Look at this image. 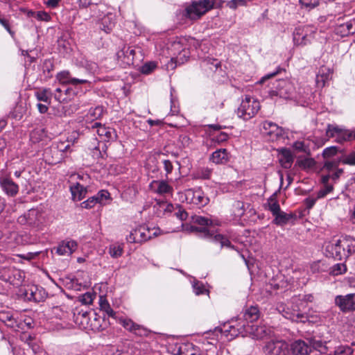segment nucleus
Here are the masks:
<instances>
[{"label":"nucleus","instance_id":"nucleus-1","mask_svg":"<svg viewBox=\"0 0 355 355\" xmlns=\"http://www.w3.org/2000/svg\"><path fill=\"white\" fill-rule=\"evenodd\" d=\"M260 313L257 306H251L247 308L243 313V318L245 322L239 324L236 328L234 326H230V333L232 336H236L241 334L243 337L247 334H252L256 339L262 338L267 333L264 327L250 325L249 322H253L259 318Z\"/></svg>","mask_w":355,"mask_h":355},{"label":"nucleus","instance_id":"nucleus-2","mask_svg":"<svg viewBox=\"0 0 355 355\" xmlns=\"http://www.w3.org/2000/svg\"><path fill=\"white\" fill-rule=\"evenodd\" d=\"M193 223L200 226H192L191 229L198 232L199 235L202 238L209 239L216 243H220L221 248H233L231 242L227 237L214 232L211 227V221L209 218L201 216H195L193 217Z\"/></svg>","mask_w":355,"mask_h":355},{"label":"nucleus","instance_id":"nucleus-3","mask_svg":"<svg viewBox=\"0 0 355 355\" xmlns=\"http://www.w3.org/2000/svg\"><path fill=\"white\" fill-rule=\"evenodd\" d=\"M355 251V240L351 237H345L332 240L325 246V254L336 260H343L349 257Z\"/></svg>","mask_w":355,"mask_h":355},{"label":"nucleus","instance_id":"nucleus-4","mask_svg":"<svg viewBox=\"0 0 355 355\" xmlns=\"http://www.w3.org/2000/svg\"><path fill=\"white\" fill-rule=\"evenodd\" d=\"M260 109L259 102L253 97L246 96L237 109V116L243 120L254 117Z\"/></svg>","mask_w":355,"mask_h":355},{"label":"nucleus","instance_id":"nucleus-5","mask_svg":"<svg viewBox=\"0 0 355 355\" xmlns=\"http://www.w3.org/2000/svg\"><path fill=\"white\" fill-rule=\"evenodd\" d=\"M326 135L329 138H334L335 141L340 144L355 139V130L347 129L336 125L329 124Z\"/></svg>","mask_w":355,"mask_h":355},{"label":"nucleus","instance_id":"nucleus-6","mask_svg":"<svg viewBox=\"0 0 355 355\" xmlns=\"http://www.w3.org/2000/svg\"><path fill=\"white\" fill-rule=\"evenodd\" d=\"M215 0H200L193 2L186 10L185 16L190 19L196 20L212 9Z\"/></svg>","mask_w":355,"mask_h":355},{"label":"nucleus","instance_id":"nucleus-7","mask_svg":"<svg viewBox=\"0 0 355 355\" xmlns=\"http://www.w3.org/2000/svg\"><path fill=\"white\" fill-rule=\"evenodd\" d=\"M262 352L264 355H288L289 345L282 339H270L263 343Z\"/></svg>","mask_w":355,"mask_h":355},{"label":"nucleus","instance_id":"nucleus-8","mask_svg":"<svg viewBox=\"0 0 355 355\" xmlns=\"http://www.w3.org/2000/svg\"><path fill=\"white\" fill-rule=\"evenodd\" d=\"M25 275L24 272L12 266L0 267V279L8 282L15 286L22 284Z\"/></svg>","mask_w":355,"mask_h":355},{"label":"nucleus","instance_id":"nucleus-9","mask_svg":"<svg viewBox=\"0 0 355 355\" xmlns=\"http://www.w3.org/2000/svg\"><path fill=\"white\" fill-rule=\"evenodd\" d=\"M42 213L35 209L28 210L17 218V222L23 225H28L33 228L40 229L44 223Z\"/></svg>","mask_w":355,"mask_h":355},{"label":"nucleus","instance_id":"nucleus-10","mask_svg":"<svg viewBox=\"0 0 355 355\" xmlns=\"http://www.w3.org/2000/svg\"><path fill=\"white\" fill-rule=\"evenodd\" d=\"M295 88L293 83L288 80H279L277 81L274 89L269 91L271 98L279 96L284 99H291L294 97Z\"/></svg>","mask_w":355,"mask_h":355},{"label":"nucleus","instance_id":"nucleus-11","mask_svg":"<svg viewBox=\"0 0 355 355\" xmlns=\"http://www.w3.org/2000/svg\"><path fill=\"white\" fill-rule=\"evenodd\" d=\"M316 28L312 26H300L293 32V42L295 45L305 46L314 38Z\"/></svg>","mask_w":355,"mask_h":355},{"label":"nucleus","instance_id":"nucleus-12","mask_svg":"<svg viewBox=\"0 0 355 355\" xmlns=\"http://www.w3.org/2000/svg\"><path fill=\"white\" fill-rule=\"evenodd\" d=\"M156 235V230H150L146 226H139L130 232L129 235L126 236V240L131 243H143Z\"/></svg>","mask_w":355,"mask_h":355},{"label":"nucleus","instance_id":"nucleus-13","mask_svg":"<svg viewBox=\"0 0 355 355\" xmlns=\"http://www.w3.org/2000/svg\"><path fill=\"white\" fill-rule=\"evenodd\" d=\"M184 199L187 203L203 207L208 204L209 199L200 189H189L184 192Z\"/></svg>","mask_w":355,"mask_h":355},{"label":"nucleus","instance_id":"nucleus-14","mask_svg":"<svg viewBox=\"0 0 355 355\" xmlns=\"http://www.w3.org/2000/svg\"><path fill=\"white\" fill-rule=\"evenodd\" d=\"M0 187L9 197H15L19 193V185L12 180L9 174L3 172L0 173Z\"/></svg>","mask_w":355,"mask_h":355},{"label":"nucleus","instance_id":"nucleus-15","mask_svg":"<svg viewBox=\"0 0 355 355\" xmlns=\"http://www.w3.org/2000/svg\"><path fill=\"white\" fill-rule=\"evenodd\" d=\"M334 303L343 313L355 311V293L336 295Z\"/></svg>","mask_w":355,"mask_h":355},{"label":"nucleus","instance_id":"nucleus-16","mask_svg":"<svg viewBox=\"0 0 355 355\" xmlns=\"http://www.w3.org/2000/svg\"><path fill=\"white\" fill-rule=\"evenodd\" d=\"M0 321L15 331L24 330V323L10 311H1Z\"/></svg>","mask_w":355,"mask_h":355},{"label":"nucleus","instance_id":"nucleus-17","mask_svg":"<svg viewBox=\"0 0 355 355\" xmlns=\"http://www.w3.org/2000/svg\"><path fill=\"white\" fill-rule=\"evenodd\" d=\"M91 128L96 130V132L99 137V139L103 142L113 141L116 139V133L114 128L106 127L105 125L98 122L94 123Z\"/></svg>","mask_w":355,"mask_h":355},{"label":"nucleus","instance_id":"nucleus-18","mask_svg":"<svg viewBox=\"0 0 355 355\" xmlns=\"http://www.w3.org/2000/svg\"><path fill=\"white\" fill-rule=\"evenodd\" d=\"M56 80L62 85H71L77 86L80 84H89L91 85V82L86 79H80L73 78L71 76V73L69 71L64 70L57 73Z\"/></svg>","mask_w":355,"mask_h":355},{"label":"nucleus","instance_id":"nucleus-19","mask_svg":"<svg viewBox=\"0 0 355 355\" xmlns=\"http://www.w3.org/2000/svg\"><path fill=\"white\" fill-rule=\"evenodd\" d=\"M277 310L282 313V315L293 322H304L306 316L295 310H291L288 307H286L284 304H281L277 306Z\"/></svg>","mask_w":355,"mask_h":355},{"label":"nucleus","instance_id":"nucleus-20","mask_svg":"<svg viewBox=\"0 0 355 355\" xmlns=\"http://www.w3.org/2000/svg\"><path fill=\"white\" fill-rule=\"evenodd\" d=\"M150 189L155 193L160 195H172L173 187L165 180H153L149 185Z\"/></svg>","mask_w":355,"mask_h":355},{"label":"nucleus","instance_id":"nucleus-21","mask_svg":"<svg viewBox=\"0 0 355 355\" xmlns=\"http://www.w3.org/2000/svg\"><path fill=\"white\" fill-rule=\"evenodd\" d=\"M119 323L128 331L134 332L139 336H144L147 334V330L144 327L135 323L130 319L120 318Z\"/></svg>","mask_w":355,"mask_h":355},{"label":"nucleus","instance_id":"nucleus-22","mask_svg":"<svg viewBox=\"0 0 355 355\" xmlns=\"http://www.w3.org/2000/svg\"><path fill=\"white\" fill-rule=\"evenodd\" d=\"M172 46L174 50L180 51L176 57L171 58V62L175 63V66L177 64H182L184 63V62H186L187 60V58L189 57V50L185 48H182V44L180 42H174Z\"/></svg>","mask_w":355,"mask_h":355},{"label":"nucleus","instance_id":"nucleus-23","mask_svg":"<svg viewBox=\"0 0 355 355\" xmlns=\"http://www.w3.org/2000/svg\"><path fill=\"white\" fill-rule=\"evenodd\" d=\"M290 349L294 355H308L311 353L309 342L306 343L302 340H297L292 343Z\"/></svg>","mask_w":355,"mask_h":355},{"label":"nucleus","instance_id":"nucleus-24","mask_svg":"<svg viewBox=\"0 0 355 355\" xmlns=\"http://www.w3.org/2000/svg\"><path fill=\"white\" fill-rule=\"evenodd\" d=\"M53 95L55 99L58 102L67 103L73 98L76 95V92L71 88H65L64 89L57 88L55 90Z\"/></svg>","mask_w":355,"mask_h":355},{"label":"nucleus","instance_id":"nucleus-25","mask_svg":"<svg viewBox=\"0 0 355 355\" xmlns=\"http://www.w3.org/2000/svg\"><path fill=\"white\" fill-rule=\"evenodd\" d=\"M229 159L227 150L225 148H220L212 153L209 160L216 164H225Z\"/></svg>","mask_w":355,"mask_h":355},{"label":"nucleus","instance_id":"nucleus-26","mask_svg":"<svg viewBox=\"0 0 355 355\" xmlns=\"http://www.w3.org/2000/svg\"><path fill=\"white\" fill-rule=\"evenodd\" d=\"M118 58L122 59L128 64H132L135 55V50L130 46H124L120 51L117 52Z\"/></svg>","mask_w":355,"mask_h":355},{"label":"nucleus","instance_id":"nucleus-27","mask_svg":"<svg viewBox=\"0 0 355 355\" xmlns=\"http://www.w3.org/2000/svg\"><path fill=\"white\" fill-rule=\"evenodd\" d=\"M116 17L113 13L109 12L101 21V29L105 33H110L115 26Z\"/></svg>","mask_w":355,"mask_h":355},{"label":"nucleus","instance_id":"nucleus-28","mask_svg":"<svg viewBox=\"0 0 355 355\" xmlns=\"http://www.w3.org/2000/svg\"><path fill=\"white\" fill-rule=\"evenodd\" d=\"M279 162L284 168H290L294 160L291 151L287 148L281 150L279 155Z\"/></svg>","mask_w":355,"mask_h":355},{"label":"nucleus","instance_id":"nucleus-29","mask_svg":"<svg viewBox=\"0 0 355 355\" xmlns=\"http://www.w3.org/2000/svg\"><path fill=\"white\" fill-rule=\"evenodd\" d=\"M77 243L74 241H69L60 244L57 248V253L60 255H70L76 249Z\"/></svg>","mask_w":355,"mask_h":355},{"label":"nucleus","instance_id":"nucleus-30","mask_svg":"<svg viewBox=\"0 0 355 355\" xmlns=\"http://www.w3.org/2000/svg\"><path fill=\"white\" fill-rule=\"evenodd\" d=\"M335 33L341 37H345L355 33V27L352 21L338 25L335 28Z\"/></svg>","mask_w":355,"mask_h":355},{"label":"nucleus","instance_id":"nucleus-31","mask_svg":"<svg viewBox=\"0 0 355 355\" xmlns=\"http://www.w3.org/2000/svg\"><path fill=\"white\" fill-rule=\"evenodd\" d=\"M262 126L265 133L270 136L277 137L282 134V129L272 121H266L263 123Z\"/></svg>","mask_w":355,"mask_h":355},{"label":"nucleus","instance_id":"nucleus-32","mask_svg":"<svg viewBox=\"0 0 355 355\" xmlns=\"http://www.w3.org/2000/svg\"><path fill=\"white\" fill-rule=\"evenodd\" d=\"M70 191L73 200L78 201L83 200L87 193V188L80 183H76L74 185L70 186Z\"/></svg>","mask_w":355,"mask_h":355},{"label":"nucleus","instance_id":"nucleus-33","mask_svg":"<svg viewBox=\"0 0 355 355\" xmlns=\"http://www.w3.org/2000/svg\"><path fill=\"white\" fill-rule=\"evenodd\" d=\"M53 93L50 88H41L35 92V96L38 101H42L49 105L51 103Z\"/></svg>","mask_w":355,"mask_h":355},{"label":"nucleus","instance_id":"nucleus-34","mask_svg":"<svg viewBox=\"0 0 355 355\" xmlns=\"http://www.w3.org/2000/svg\"><path fill=\"white\" fill-rule=\"evenodd\" d=\"M331 73L330 69L321 68L318 74L316 76V84L319 87H324L326 83L331 78Z\"/></svg>","mask_w":355,"mask_h":355},{"label":"nucleus","instance_id":"nucleus-35","mask_svg":"<svg viewBox=\"0 0 355 355\" xmlns=\"http://www.w3.org/2000/svg\"><path fill=\"white\" fill-rule=\"evenodd\" d=\"M309 347H311V352L313 349L320 352L321 354H325L328 348L327 347V343L323 342L321 340L312 338L308 340Z\"/></svg>","mask_w":355,"mask_h":355},{"label":"nucleus","instance_id":"nucleus-36","mask_svg":"<svg viewBox=\"0 0 355 355\" xmlns=\"http://www.w3.org/2000/svg\"><path fill=\"white\" fill-rule=\"evenodd\" d=\"M99 306L101 310L105 312L107 316L112 317V318H116V312L111 308L107 300L103 296L100 297Z\"/></svg>","mask_w":355,"mask_h":355},{"label":"nucleus","instance_id":"nucleus-37","mask_svg":"<svg viewBox=\"0 0 355 355\" xmlns=\"http://www.w3.org/2000/svg\"><path fill=\"white\" fill-rule=\"evenodd\" d=\"M46 136V132L44 128H37L31 131L30 134V140L33 144H37L42 141Z\"/></svg>","mask_w":355,"mask_h":355},{"label":"nucleus","instance_id":"nucleus-38","mask_svg":"<svg viewBox=\"0 0 355 355\" xmlns=\"http://www.w3.org/2000/svg\"><path fill=\"white\" fill-rule=\"evenodd\" d=\"M273 223L277 225L283 226L288 223L293 217V214H288L282 211H279L275 216Z\"/></svg>","mask_w":355,"mask_h":355},{"label":"nucleus","instance_id":"nucleus-39","mask_svg":"<svg viewBox=\"0 0 355 355\" xmlns=\"http://www.w3.org/2000/svg\"><path fill=\"white\" fill-rule=\"evenodd\" d=\"M104 108L103 106H96L89 110L87 117L94 121L101 119L104 114Z\"/></svg>","mask_w":355,"mask_h":355},{"label":"nucleus","instance_id":"nucleus-40","mask_svg":"<svg viewBox=\"0 0 355 355\" xmlns=\"http://www.w3.org/2000/svg\"><path fill=\"white\" fill-rule=\"evenodd\" d=\"M123 246L121 244H113L109 247V254L112 258H119L122 256Z\"/></svg>","mask_w":355,"mask_h":355},{"label":"nucleus","instance_id":"nucleus-41","mask_svg":"<svg viewBox=\"0 0 355 355\" xmlns=\"http://www.w3.org/2000/svg\"><path fill=\"white\" fill-rule=\"evenodd\" d=\"M97 204L104 205L107 201L110 200V194L107 190H101L95 196Z\"/></svg>","mask_w":355,"mask_h":355},{"label":"nucleus","instance_id":"nucleus-42","mask_svg":"<svg viewBox=\"0 0 355 355\" xmlns=\"http://www.w3.org/2000/svg\"><path fill=\"white\" fill-rule=\"evenodd\" d=\"M268 209L271 211L273 216H275L279 211H281L280 206L278 202L275 200V198L273 196H271L268 200Z\"/></svg>","mask_w":355,"mask_h":355},{"label":"nucleus","instance_id":"nucleus-43","mask_svg":"<svg viewBox=\"0 0 355 355\" xmlns=\"http://www.w3.org/2000/svg\"><path fill=\"white\" fill-rule=\"evenodd\" d=\"M353 349L348 345H340L337 347L333 352L334 355H352Z\"/></svg>","mask_w":355,"mask_h":355},{"label":"nucleus","instance_id":"nucleus-44","mask_svg":"<svg viewBox=\"0 0 355 355\" xmlns=\"http://www.w3.org/2000/svg\"><path fill=\"white\" fill-rule=\"evenodd\" d=\"M326 270L327 266L320 260L314 261L311 265V270L313 273L324 272Z\"/></svg>","mask_w":355,"mask_h":355},{"label":"nucleus","instance_id":"nucleus-45","mask_svg":"<svg viewBox=\"0 0 355 355\" xmlns=\"http://www.w3.org/2000/svg\"><path fill=\"white\" fill-rule=\"evenodd\" d=\"M301 6L306 10H312L320 3V0H299Z\"/></svg>","mask_w":355,"mask_h":355},{"label":"nucleus","instance_id":"nucleus-46","mask_svg":"<svg viewBox=\"0 0 355 355\" xmlns=\"http://www.w3.org/2000/svg\"><path fill=\"white\" fill-rule=\"evenodd\" d=\"M346 266L343 263H336L331 268L330 273L334 276L343 274L346 272Z\"/></svg>","mask_w":355,"mask_h":355},{"label":"nucleus","instance_id":"nucleus-47","mask_svg":"<svg viewBox=\"0 0 355 355\" xmlns=\"http://www.w3.org/2000/svg\"><path fill=\"white\" fill-rule=\"evenodd\" d=\"M193 292L196 295H202L207 292L202 283L198 281H194L192 284Z\"/></svg>","mask_w":355,"mask_h":355},{"label":"nucleus","instance_id":"nucleus-48","mask_svg":"<svg viewBox=\"0 0 355 355\" xmlns=\"http://www.w3.org/2000/svg\"><path fill=\"white\" fill-rule=\"evenodd\" d=\"M341 162L344 164L354 166L355 165V151L351 152L348 155H344L341 159Z\"/></svg>","mask_w":355,"mask_h":355},{"label":"nucleus","instance_id":"nucleus-49","mask_svg":"<svg viewBox=\"0 0 355 355\" xmlns=\"http://www.w3.org/2000/svg\"><path fill=\"white\" fill-rule=\"evenodd\" d=\"M234 209V214L237 216H242L244 214V204L241 201H235L233 205Z\"/></svg>","mask_w":355,"mask_h":355},{"label":"nucleus","instance_id":"nucleus-50","mask_svg":"<svg viewBox=\"0 0 355 355\" xmlns=\"http://www.w3.org/2000/svg\"><path fill=\"white\" fill-rule=\"evenodd\" d=\"M227 6L232 10H236L239 6H246L245 0H230L227 3Z\"/></svg>","mask_w":355,"mask_h":355},{"label":"nucleus","instance_id":"nucleus-51","mask_svg":"<svg viewBox=\"0 0 355 355\" xmlns=\"http://www.w3.org/2000/svg\"><path fill=\"white\" fill-rule=\"evenodd\" d=\"M96 204V199L94 198V196H92L89 198L87 200L83 201L80 204V206L84 209H91L94 207Z\"/></svg>","mask_w":355,"mask_h":355},{"label":"nucleus","instance_id":"nucleus-52","mask_svg":"<svg viewBox=\"0 0 355 355\" xmlns=\"http://www.w3.org/2000/svg\"><path fill=\"white\" fill-rule=\"evenodd\" d=\"M333 191V186L329 184L324 185V189H320L317 193L318 198H322L325 197L328 193Z\"/></svg>","mask_w":355,"mask_h":355},{"label":"nucleus","instance_id":"nucleus-53","mask_svg":"<svg viewBox=\"0 0 355 355\" xmlns=\"http://www.w3.org/2000/svg\"><path fill=\"white\" fill-rule=\"evenodd\" d=\"M211 169L209 168H202L198 171V176L202 179L207 180L211 178Z\"/></svg>","mask_w":355,"mask_h":355},{"label":"nucleus","instance_id":"nucleus-54","mask_svg":"<svg viewBox=\"0 0 355 355\" xmlns=\"http://www.w3.org/2000/svg\"><path fill=\"white\" fill-rule=\"evenodd\" d=\"M299 165L304 168H311L315 165V161L312 158H304L299 162Z\"/></svg>","mask_w":355,"mask_h":355},{"label":"nucleus","instance_id":"nucleus-55","mask_svg":"<svg viewBox=\"0 0 355 355\" xmlns=\"http://www.w3.org/2000/svg\"><path fill=\"white\" fill-rule=\"evenodd\" d=\"M338 152V149L335 146H331L329 148H326L324 149L322 155L324 158H329L331 156L335 155Z\"/></svg>","mask_w":355,"mask_h":355},{"label":"nucleus","instance_id":"nucleus-56","mask_svg":"<svg viewBox=\"0 0 355 355\" xmlns=\"http://www.w3.org/2000/svg\"><path fill=\"white\" fill-rule=\"evenodd\" d=\"M94 300V295L91 293H86L81 296L80 301L84 304H90Z\"/></svg>","mask_w":355,"mask_h":355},{"label":"nucleus","instance_id":"nucleus-57","mask_svg":"<svg viewBox=\"0 0 355 355\" xmlns=\"http://www.w3.org/2000/svg\"><path fill=\"white\" fill-rule=\"evenodd\" d=\"M35 17L40 21H49L51 20V16L44 11H38Z\"/></svg>","mask_w":355,"mask_h":355},{"label":"nucleus","instance_id":"nucleus-58","mask_svg":"<svg viewBox=\"0 0 355 355\" xmlns=\"http://www.w3.org/2000/svg\"><path fill=\"white\" fill-rule=\"evenodd\" d=\"M318 197L309 196L304 200L306 207L309 209H311L315 204Z\"/></svg>","mask_w":355,"mask_h":355},{"label":"nucleus","instance_id":"nucleus-59","mask_svg":"<svg viewBox=\"0 0 355 355\" xmlns=\"http://www.w3.org/2000/svg\"><path fill=\"white\" fill-rule=\"evenodd\" d=\"M156 65L153 62H149L144 64L141 67V72L145 74H148L150 73L155 68Z\"/></svg>","mask_w":355,"mask_h":355},{"label":"nucleus","instance_id":"nucleus-60","mask_svg":"<svg viewBox=\"0 0 355 355\" xmlns=\"http://www.w3.org/2000/svg\"><path fill=\"white\" fill-rule=\"evenodd\" d=\"M293 148L300 152H304L306 153L308 148L305 146L304 143L303 141H295L293 144Z\"/></svg>","mask_w":355,"mask_h":355},{"label":"nucleus","instance_id":"nucleus-61","mask_svg":"<svg viewBox=\"0 0 355 355\" xmlns=\"http://www.w3.org/2000/svg\"><path fill=\"white\" fill-rule=\"evenodd\" d=\"M177 207L178 208V211L175 213L176 216L181 220H186L188 216L187 211L182 209L180 205H177Z\"/></svg>","mask_w":355,"mask_h":355},{"label":"nucleus","instance_id":"nucleus-62","mask_svg":"<svg viewBox=\"0 0 355 355\" xmlns=\"http://www.w3.org/2000/svg\"><path fill=\"white\" fill-rule=\"evenodd\" d=\"M0 24L6 28V30L12 37H14L15 33L10 29L8 21L7 19L0 17Z\"/></svg>","mask_w":355,"mask_h":355},{"label":"nucleus","instance_id":"nucleus-63","mask_svg":"<svg viewBox=\"0 0 355 355\" xmlns=\"http://www.w3.org/2000/svg\"><path fill=\"white\" fill-rule=\"evenodd\" d=\"M228 138H229V136L227 133H225L224 132H220L219 135H216L214 139L218 143H221V142L227 141L228 139Z\"/></svg>","mask_w":355,"mask_h":355},{"label":"nucleus","instance_id":"nucleus-64","mask_svg":"<svg viewBox=\"0 0 355 355\" xmlns=\"http://www.w3.org/2000/svg\"><path fill=\"white\" fill-rule=\"evenodd\" d=\"M164 168L166 171V175L171 173L173 169V166L171 162L168 159H164L163 161Z\"/></svg>","mask_w":355,"mask_h":355}]
</instances>
